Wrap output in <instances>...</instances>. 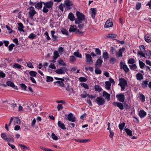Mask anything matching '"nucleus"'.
I'll use <instances>...</instances> for the list:
<instances>
[{
  "label": "nucleus",
  "mask_w": 151,
  "mask_h": 151,
  "mask_svg": "<svg viewBox=\"0 0 151 151\" xmlns=\"http://www.w3.org/2000/svg\"><path fill=\"white\" fill-rule=\"evenodd\" d=\"M36 37V35L33 33H31L28 36V37L30 39H33Z\"/></svg>",
  "instance_id": "47"
},
{
  "label": "nucleus",
  "mask_w": 151,
  "mask_h": 151,
  "mask_svg": "<svg viewBox=\"0 0 151 151\" xmlns=\"http://www.w3.org/2000/svg\"><path fill=\"white\" fill-rule=\"evenodd\" d=\"M51 34L52 36V38L53 39V41H55L56 40H57L58 37L56 36L55 35H54V34L55 33V30H52L51 32Z\"/></svg>",
  "instance_id": "30"
},
{
  "label": "nucleus",
  "mask_w": 151,
  "mask_h": 151,
  "mask_svg": "<svg viewBox=\"0 0 151 151\" xmlns=\"http://www.w3.org/2000/svg\"><path fill=\"white\" fill-rule=\"evenodd\" d=\"M106 88L108 90H109L110 88V87L111 85V83L108 81H106L105 83Z\"/></svg>",
  "instance_id": "31"
},
{
  "label": "nucleus",
  "mask_w": 151,
  "mask_h": 151,
  "mask_svg": "<svg viewBox=\"0 0 151 151\" xmlns=\"http://www.w3.org/2000/svg\"><path fill=\"white\" fill-rule=\"evenodd\" d=\"M54 83L55 84H56V83H58L59 84L60 86L62 87L64 86V83L62 81H56L54 82Z\"/></svg>",
  "instance_id": "39"
},
{
  "label": "nucleus",
  "mask_w": 151,
  "mask_h": 151,
  "mask_svg": "<svg viewBox=\"0 0 151 151\" xmlns=\"http://www.w3.org/2000/svg\"><path fill=\"white\" fill-rule=\"evenodd\" d=\"M113 105L115 106H117L121 110H123L124 109L123 105L121 103L115 102L113 103Z\"/></svg>",
  "instance_id": "15"
},
{
  "label": "nucleus",
  "mask_w": 151,
  "mask_h": 151,
  "mask_svg": "<svg viewBox=\"0 0 151 151\" xmlns=\"http://www.w3.org/2000/svg\"><path fill=\"white\" fill-rule=\"evenodd\" d=\"M15 46L14 44L12 43L9 45L8 47L9 50V51H11L13 49V47Z\"/></svg>",
  "instance_id": "53"
},
{
  "label": "nucleus",
  "mask_w": 151,
  "mask_h": 151,
  "mask_svg": "<svg viewBox=\"0 0 151 151\" xmlns=\"http://www.w3.org/2000/svg\"><path fill=\"white\" fill-rule=\"evenodd\" d=\"M23 66H21L20 64H18L17 63H14L13 64V65L12 66V67L13 68L18 69H21L22 70V67Z\"/></svg>",
  "instance_id": "22"
},
{
  "label": "nucleus",
  "mask_w": 151,
  "mask_h": 151,
  "mask_svg": "<svg viewBox=\"0 0 151 151\" xmlns=\"http://www.w3.org/2000/svg\"><path fill=\"white\" fill-rule=\"evenodd\" d=\"M146 113L143 110H140L139 113V115L140 117L142 118H144L146 115Z\"/></svg>",
  "instance_id": "19"
},
{
  "label": "nucleus",
  "mask_w": 151,
  "mask_h": 151,
  "mask_svg": "<svg viewBox=\"0 0 151 151\" xmlns=\"http://www.w3.org/2000/svg\"><path fill=\"white\" fill-rule=\"evenodd\" d=\"M86 57V62L88 63L89 64L92 63H93V60L91 55L88 54H85Z\"/></svg>",
  "instance_id": "12"
},
{
  "label": "nucleus",
  "mask_w": 151,
  "mask_h": 151,
  "mask_svg": "<svg viewBox=\"0 0 151 151\" xmlns=\"http://www.w3.org/2000/svg\"><path fill=\"white\" fill-rule=\"evenodd\" d=\"M54 56L52 59L54 60H56L60 56V55L57 51H55L53 52Z\"/></svg>",
  "instance_id": "28"
},
{
  "label": "nucleus",
  "mask_w": 151,
  "mask_h": 151,
  "mask_svg": "<svg viewBox=\"0 0 151 151\" xmlns=\"http://www.w3.org/2000/svg\"><path fill=\"white\" fill-rule=\"evenodd\" d=\"M122 62L121 61L120 62L121 69H123L126 73H128L129 71V69L127 65H125V63L123 65H122Z\"/></svg>",
  "instance_id": "14"
},
{
  "label": "nucleus",
  "mask_w": 151,
  "mask_h": 151,
  "mask_svg": "<svg viewBox=\"0 0 151 151\" xmlns=\"http://www.w3.org/2000/svg\"><path fill=\"white\" fill-rule=\"evenodd\" d=\"M113 25L112 21V19L111 18H110L108 19L106 21L104 25V27L105 28H108L110 27H111Z\"/></svg>",
  "instance_id": "8"
},
{
  "label": "nucleus",
  "mask_w": 151,
  "mask_h": 151,
  "mask_svg": "<svg viewBox=\"0 0 151 151\" xmlns=\"http://www.w3.org/2000/svg\"><path fill=\"white\" fill-rule=\"evenodd\" d=\"M68 17L70 20L71 21H73L75 20V19L74 14L71 12L69 13L68 15Z\"/></svg>",
  "instance_id": "24"
},
{
  "label": "nucleus",
  "mask_w": 151,
  "mask_h": 151,
  "mask_svg": "<svg viewBox=\"0 0 151 151\" xmlns=\"http://www.w3.org/2000/svg\"><path fill=\"white\" fill-rule=\"evenodd\" d=\"M51 136L52 139L54 140H57L58 139V137L53 132L52 133Z\"/></svg>",
  "instance_id": "55"
},
{
  "label": "nucleus",
  "mask_w": 151,
  "mask_h": 151,
  "mask_svg": "<svg viewBox=\"0 0 151 151\" xmlns=\"http://www.w3.org/2000/svg\"><path fill=\"white\" fill-rule=\"evenodd\" d=\"M140 51L138 50L137 51V54L140 55V57H145V54L143 53L145 51V47L143 45H141L139 46Z\"/></svg>",
  "instance_id": "6"
},
{
  "label": "nucleus",
  "mask_w": 151,
  "mask_h": 151,
  "mask_svg": "<svg viewBox=\"0 0 151 151\" xmlns=\"http://www.w3.org/2000/svg\"><path fill=\"white\" fill-rule=\"evenodd\" d=\"M65 118L66 119L72 122H75L76 121V117H73V114L72 113H70L68 114H65Z\"/></svg>",
  "instance_id": "5"
},
{
  "label": "nucleus",
  "mask_w": 151,
  "mask_h": 151,
  "mask_svg": "<svg viewBox=\"0 0 151 151\" xmlns=\"http://www.w3.org/2000/svg\"><path fill=\"white\" fill-rule=\"evenodd\" d=\"M116 97L120 102H123L124 101L125 96L123 94H118L116 95Z\"/></svg>",
  "instance_id": "13"
},
{
  "label": "nucleus",
  "mask_w": 151,
  "mask_h": 151,
  "mask_svg": "<svg viewBox=\"0 0 151 151\" xmlns=\"http://www.w3.org/2000/svg\"><path fill=\"white\" fill-rule=\"evenodd\" d=\"M49 67L52 69H55L56 67L54 64L51 63L50 65L49 66Z\"/></svg>",
  "instance_id": "64"
},
{
  "label": "nucleus",
  "mask_w": 151,
  "mask_h": 151,
  "mask_svg": "<svg viewBox=\"0 0 151 151\" xmlns=\"http://www.w3.org/2000/svg\"><path fill=\"white\" fill-rule=\"evenodd\" d=\"M140 99L142 102H144L145 101V96L142 93L139 94Z\"/></svg>",
  "instance_id": "45"
},
{
  "label": "nucleus",
  "mask_w": 151,
  "mask_h": 151,
  "mask_svg": "<svg viewBox=\"0 0 151 151\" xmlns=\"http://www.w3.org/2000/svg\"><path fill=\"white\" fill-rule=\"evenodd\" d=\"M58 125L59 127H60L63 130H65L66 129L65 125L63 123H61V122L60 121H59L58 123Z\"/></svg>",
  "instance_id": "26"
},
{
  "label": "nucleus",
  "mask_w": 151,
  "mask_h": 151,
  "mask_svg": "<svg viewBox=\"0 0 151 151\" xmlns=\"http://www.w3.org/2000/svg\"><path fill=\"white\" fill-rule=\"evenodd\" d=\"M116 60V59L114 58H111L109 60L110 62L112 64H114Z\"/></svg>",
  "instance_id": "58"
},
{
  "label": "nucleus",
  "mask_w": 151,
  "mask_h": 151,
  "mask_svg": "<svg viewBox=\"0 0 151 151\" xmlns=\"http://www.w3.org/2000/svg\"><path fill=\"white\" fill-rule=\"evenodd\" d=\"M62 33L64 35H68V31L65 29L63 28L61 30Z\"/></svg>",
  "instance_id": "44"
},
{
  "label": "nucleus",
  "mask_w": 151,
  "mask_h": 151,
  "mask_svg": "<svg viewBox=\"0 0 151 151\" xmlns=\"http://www.w3.org/2000/svg\"><path fill=\"white\" fill-rule=\"evenodd\" d=\"M99 105L100 106L104 104L105 103L104 99L101 97H97L96 100Z\"/></svg>",
  "instance_id": "9"
},
{
  "label": "nucleus",
  "mask_w": 151,
  "mask_h": 151,
  "mask_svg": "<svg viewBox=\"0 0 151 151\" xmlns=\"http://www.w3.org/2000/svg\"><path fill=\"white\" fill-rule=\"evenodd\" d=\"M103 57L105 60H107L109 58V54L107 52H104L103 53Z\"/></svg>",
  "instance_id": "32"
},
{
  "label": "nucleus",
  "mask_w": 151,
  "mask_h": 151,
  "mask_svg": "<svg viewBox=\"0 0 151 151\" xmlns=\"http://www.w3.org/2000/svg\"><path fill=\"white\" fill-rule=\"evenodd\" d=\"M145 40L146 42H151V36L147 34L145 36Z\"/></svg>",
  "instance_id": "25"
},
{
  "label": "nucleus",
  "mask_w": 151,
  "mask_h": 151,
  "mask_svg": "<svg viewBox=\"0 0 151 151\" xmlns=\"http://www.w3.org/2000/svg\"><path fill=\"white\" fill-rule=\"evenodd\" d=\"M145 54L146 56H147L148 57H150L151 55V51L150 50H147L146 51L145 55Z\"/></svg>",
  "instance_id": "62"
},
{
  "label": "nucleus",
  "mask_w": 151,
  "mask_h": 151,
  "mask_svg": "<svg viewBox=\"0 0 151 151\" xmlns=\"http://www.w3.org/2000/svg\"><path fill=\"white\" fill-rule=\"evenodd\" d=\"M64 6L67 10H69L71 9L72 7L74 8V5L73 4L72 2L69 0H65Z\"/></svg>",
  "instance_id": "4"
},
{
  "label": "nucleus",
  "mask_w": 151,
  "mask_h": 151,
  "mask_svg": "<svg viewBox=\"0 0 151 151\" xmlns=\"http://www.w3.org/2000/svg\"><path fill=\"white\" fill-rule=\"evenodd\" d=\"M14 121L15 123L17 124H20V120L19 117H14Z\"/></svg>",
  "instance_id": "41"
},
{
  "label": "nucleus",
  "mask_w": 151,
  "mask_h": 151,
  "mask_svg": "<svg viewBox=\"0 0 151 151\" xmlns=\"http://www.w3.org/2000/svg\"><path fill=\"white\" fill-rule=\"evenodd\" d=\"M136 77L137 80H141L143 79V75L142 74H141L140 73H137L136 75Z\"/></svg>",
  "instance_id": "29"
},
{
  "label": "nucleus",
  "mask_w": 151,
  "mask_h": 151,
  "mask_svg": "<svg viewBox=\"0 0 151 151\" xmlns=\"http://www.w3.org/2000/svg\"><path fill=\"white\" fill-rule=\"evenodd\" d=\"M68 71V69L65 67L62 68L57 69L55 70L56 73L58 74H65V72Z\"/></svg>",
  "instance_id": "10"
},
{
  "label": "nucleus",
  "mask_w": 151,
  "mask_h": 151,
  "mask_svg": "<svg viewBox=\"0 0 151 151\" xmlns=\"http://www.w3.org/2000/svg\"><path fill=\"white\" fill-rule=\"evenodd\" d=\"M29 74L30 77H36L37 74V73L35 71H31L29 72Z\"/></svg>",
  "instance_id": "35"
},
{
  "label": "nucleus",
  "mask_w": 151,
  "mask_h": 151,
  "mask_svg": "<svg viewBox=\"0 0 151 151\" xmlns=\"http://www.w3.org/2000/svg\"><path fill=\"white\" fill-rule=\"evenodd\" d=\"M130 68L131 70H135L137 68L136 65L135 64H133L132 65H129Z\"/></svg>",
  "instance_id": "36"
},
{
  "label": "nucleus",
  "mask_w": 151,
  "mask_h": 151,
  "mask_svg": "<svg viewBox=\"0 0 151 151\" xmlns=\"http://www.w3.org/2000/svg\"><path fill=\"white\" fill-rule=\"evenodd\" d=\"M28 9L30 10L29 12V17L31 19L32 18L37 12L35 10L33 6L30 7Z\"/></svg>",
  "instance_id": "7"
},
{
  "label": "nucleus",
  "mask_w": 151,
  "mask_h": 151,
  "mask_svg": "<svg viewBox=\"0 0 151 151\" xmlns=\"http://www.w3.org/2000/svg\"><path fill=\"white\" fill-rule=\"evenodd\" d=\"M63 107L62 104H58L57 106V108L58 111H60L63 109Z\"/></svg>",
  "instance_id": "63"
},
{
  "label": "nucleus",
  "mask_w": 151,
  "mask_h": 151,
  "mask_svg": "<svg viewBox=\"0 0 151 151\" xmlns=\"http://www.w3.org/2000/svg\"><path fill=\"white\" fill-rule=\"evenodd\" d=\"M99 68H96L95 70V73L98 74H100L101 73V70L99 69Z\"/></svg>",
  "instance_id": "54"
},
{
  "label": "nucleus",
  "mask_w": 151,
  "mask_h": 151,
  "mask_svg": "<svg viewBox=\"0 0 151 151\" xmlns=\"http://www.w3.org/2000/svg\"><path fill=\"white\" fill-rule=\"evenodd\" d=\"M76 16L77 18L75 19V24L82 23V21L84 20L85 19V16L79 11H76Z\"/></svg>",
  "instance_id": "2"
},
{
  "label": "nucleus",
  "mask_w": 151,
  "mask_h": 151,
  "mask_svg": "<svg viewBox=\"0 0 151 151\" xmlns=\"http://www.w3.org/2000/svg\"><path fill=\"white\" fill-rule=\"evenodd\" d=\"M20 86L21 87V88L23 90H24V91H26L27 90V86L26 85L24 84V83H22L21 84H20Z\"/></svg>",
  "instance_id": "56"
},
{
  "label": "nucleus",
  "mask_w": 151,
  "mask_h": 151,
  "mask_svg": "<svg viewBox=\"0 0 151 151\" xmlns=\"http://www.w3.org/2000/svg\"><path fill=\"white\" fill-rule=\"evenodd\" d=\"M95 90L96 91L100 92L102 90V88L99 85H96L94 87Z\"/></svg>",
  "instance_id": "34"
},
{
  "label": "nucleus",
  "mask_w": 151,
  "mask_h": 151,
  "mask_svg": "<svg viewBox=\"0 0 151 151\" xmlns=\"http://www.w3.org/2000/svg\"><path fill=\"white\" fill-rule=\"evenodd\" d=\"M6 84L9 86H10L12 87H14L15 86L14 83L10 81H8L6 82Z\"/></svg>",
  "instance_id": "37"
},
{
  "label": "nucleus",
  "mask_w": 151,
  "mask_h": 151,
  "mask_svg": "<svg viewBox=\"0 0 151 151\" xmlns=\"http://www.w3.org/2000/svg\"><path fill=\"white\" fill-rule=\"evenodd\" d=\"M119 85L120 86L121 89V91H123L125 88V86L127 85V81L124 79L123 78H120L119 79Z\"/></svg>",
  "instance_id": "3"
},
{
  "label": "nucleus",
  "mask_w": 151,
  "mask_h": 151,
  "mask_svg": "<svg viewBox=\"0 0 151 151\" xmlns=\"http://www.w3.org/2000/svg\"><path fill=\"white\" fill-rule=\"evenodd\" d=\"M128 63L130 64H133L135 62V60L134 58H131L129 59Z\"/></svg>",
  "instance_id": "52"
},
{
  "label": "nucleus",
  "mask_w": 151,
  "mask_h": 151,
  "mask_svg": "<svg viewBox=\"0 0 151 151\" xmlns=\"http://www.w3.org/2000/svg\"><path fill=\"white\" fill-rule=\"evenodd\" d=\"M90 10H91V17L93 19H94L95 17L96 14V9L94 8H91Z\"/></svg>",
  "instance_id": "16"
},
{
  "label": "nucleus",
  "mask_w": 151,
  "mask_h": 151,
  "mask_svg": "<svg viewBox=\"0 0 151 151\" xmlns=\"http://www.w3.org/2000/svg\"><path fill=\"white\" fill-rule=\"evenodd\" d=\"M125 49L124 47L120 49L119 51L116 53V55L118 57H122L123 56L122 52L124 51Z\"/></svg>",
  "instance_id": "18"
},
{
  "label": "nucleus",
  "mask_w": 151,
  "mask_h": 151,
  "mask_svg": "<svg viewBox=\"0 0 151 151\" xmlns=\"http://www.w3.org/2000/svg\"><path fill=\"white\" fill-rule=\"evenodd\" d=\"M141 3L140 2L137 3L136 6V9L137 10H139L141 8Z\"/></svg>",
  "instance_id": "50"
},
{
  "label": "nucleus",
  "mask_w": 151,
  "mask_h": 151,
  "mask_svg": "<svg viewBox=\"0 0 151 151\" xmlns=\"http://www.w3.org/2000/svg\"><path fill=\"white\" fill-rule=\"evenodd\" d=\"M102 63V60L100 59H98L96 60L95 65L96 68H99L101 66Z\"/></svg>",
  "instance_id": "17"
},
{
  "label": "nucleus",
  "mask_w": 151,
  "mask_h": 151,
  "mask_svg": "<svg viewBox=\"0 0 151 151\" xmlns=\"http://www.w3.org/2000/svg\"><path fill=\"white\" fill-rule=\"evenodd\" d=\"M103 96L108 100H110V95L106 91H103Z\"/></svg>",
  "instance_id": "23"
},
{
  "label": "nucleus",
  "mask_w": 151,
  "mask_h": 151,
  "mask_svg": "<svg viewBox=\"0 0 151 151\" xmlns=\"http://www.w3.org/2000/svg\"><path fill=\"white\" fill-rule=\"evenodd\" d=\"M117 35L115 34H111L109 35L108 37L110 38H116Z\"/></svg>",
  "instance_id": "46"
},
{
  "label": "nucleus",
  "mask_w": 151,
  "mask_h": 151,
  "mask_svg": "<svg viewBox=\"0 0 151 151\" xmlns=\"http://www.w3.org/2000/svg\"><path fill=\"white\" fill-rule=\"evenodd\" d=\"M148 81L147 79L145 81H143L142 84V86L143 88H145L147 87L148 85Z\"/></svg>",
  "instance_id": "33"
},
{
  "label": "nucleus",
  "mask_w": 151,
  "mask_h": 151,
  "mask_svg": "<svg viewBox=\"0 0 151 151\" xmlns=\"http://www.w3.org/2000/svg\"><path fill=\"white\" fill-rule=\"evenodd\" d=\"M95 52L97 55H100L101 54V52L98 48H96Z\"/></svg>",
  "instance_id": "61"
},
{
  "label": "nucleus",
  "mask_w": 151,
  "mask_h": 151,
  "mask_svg": "<svg viewBox=\"0 0 151 151\" xmlns=\"http://www.w3.org/2000/svg\"><path fill=\"white\" fill-rule=\"evenodd\" d=\"M70 26V27L69 28V32H76L77 29L76 28V25H71Z\"/></svg>",
  "instance_id": "21"
},
{
  "label": "nucleus",
  "mask_w": 151,
  "mask_h": 151,
  "mask_svg": "<svg viewBox=\"0 0 151 151\" xmlns=\"http://www.w3.org/2000/svg\"><path fill=\"white\" fill-rule=\"evenodd\" d=\"M124 130L127 134L129 136L132 135V131L128 128H125Z\"/></svg>",
  "instance_id": "38"
},
{
  "label": "nucleus",
  "mask_w": 151,
  "mask_h": 151,
  "mask_svg": "<svg viewBox=\"0 0 151 151\" xmlns=\"http://www.w3.org/2000/svg\"><path fill=\"white\" fill-rule=\"evenodd\" d=\"M125 124L124 122L120 124L119 125V127L120 130H123L124 129V127L125 126Z\"/></svg>",
  "instance_id": "43"
},
{
  "label": "nucleus",
  "mask_w": 151,
  "mask_h": 151,
  "mask_svg": "<svg viewBox=\"0 0 151 151\" xmlns=\"http://www.w3.org/2000/svg\"><path fill=\"white\" fill-rule=\"evenodd\" d=\"M19 27H18V30L20 31H22L24 32V31L23 29L24 26L22 23L19 22L18 24Z\"/></svg>",
  "instance_id": "27"
},
{
  "label": "nucleus",
  "mask_w": 151,
  "mask_h": 151,
  "mask_svg": "<svg viewBox=\"0 0 151 151\" xmlns=\"http://www.w3.org/2000/svg\"><path fill=\"white\" fill-rule=\"evenodd\" d=\"M81 86H82L83 87L85 88H86L87 89H88L89 88L88 85L86 83H83L81 84Z\"/></svg>",
  "instance_id": "60"
},
{
  "label": "nucleus",
  "mask_w": 151,
  "mask_h": 151,
  "mask_svg": "<svg viewBox=\"0 0 151 151\" xmlns=\"http://www.w3.org/2000/svg\"><path fill=\"white\" fill-rule=\"evenodd\" d=\"M59 64L61 65L66 66V64L64 62L63 60L62 59H60L58 61Z\"/></svg>",
  "instance_id": "51"
},
{
  "label": "nucleus",
  "mask_w": 151,
  "mask_h": 151,
  "mask_svg": "<svg viewBox=\"0 0 151 151\" xmlns=\"http://www.w3.org/2000/svg\"><path fill=\"white\" fill-rule=\"evenodd\" d=\"M84 23H80L79 24H78V27L80 29H82L83 28L84 26Z\"/></svg>",
  "instance_id": "57"
},
{
  "label": "nucleus",
  "mask_w": 151,
  "mask_h": 151,
  "mask_svg": "<svg viewBox=\"0 0 151 151\" xmlns=\"http://www.w3.org/2000/svg\"><path fill=\"white\" fill-rule=\"evenodd\" d=\"M74 55L77 58H81L82 56L81 54L79 53L78 52H75L73 53Z\"/></svg>",
  "instance_id": "40"
},
{
  "label": "nucleus",
  "mask_w": 151,
  "mask_h": 151,
  "mask_svg": "<svg viewBox=\"0 0 151 151\" xmlns=\"http://www.w3.org/2000/svg\"><path fill=\"white\" fill-rule=\"evenodd\" d=\"M1 137L3 139L8 142V144L11 147L12 149H14L15 148V146L9 143V142L12 143L14 142V139L12 135L10 134L7 135L5 133H3L1 134Z\"/></svg>",
  "instance_id": "1"
},
{
  "label": "nucleus",
  "mask_w": 151,
  "mask_h": 151,
  "mask_svg": "<svg viewBox=\"0 0 151 151\" xmlns=\"http://www.w3.org/2000/svg\"><path fill=\"white\" fill-rule=\"evenodd\" d=\"M43 4L48 9L52 8V6L53 5V1L51 0L47 2H43Z\"/></svg>",
  "instance_id": "11"
},
{
  "label": "nucleus",
  "mask_w": 151,
  "mask_h": 151,
  "mask_svg": "<svg viewBox=\"0 0 151 151\" xmlns=\"http://www.w3.org/2000/svg\"><path fill=\"white\" fill-rule=\"evenodd\" d=\"M48 9V8H47L46 7L44 6L43 7V9L42 10V12L44 13H47L49 11V10Z\"/></svg>",
  "instance_id": "59"
},
{
  "label": "nucleus",
  "mask_w": 151,
  "mask_h": 151,
  "mask_svg": "<svg viewBox=\"0 0 151 151\" xmlns=\"http://www.w3.org/2000/svg\"><path fill=\"white\" fill-rule=\"evenodd\" d=\"M79 80L81 82H83L86 81L87 79L86 78L84 77H81L79 78Z\"/></svg>",
  "instance_id": "48"
},
{
  "label": "nucleus",
  "mask_w": 151,
  "mask_h": 151,
  "mask_svg": "<svg viewBox=\"0 0 151 151\" xmlns=\"http://www.w3.org/2000/svg\"><path fill=\"white\" fill-rule=\"evenodd\" d=\"M139 63L140 68L142 69H143L144 66H145V64L140 60H139Z\"/></svg>",
  "instance_id": "42"
},
{
  "label": "nucleus",
  "mask_w": 151,
  "mask_h": 151,
  "mask_svg": "<svg viewBox=\"0 0 151 151\" xmlns=\"http://www.w3.org/2000/svg\"><path fill=\"white\" fill-rule=\"evenodd\" d=\"M43 2L40 1L38 2L35 5V8L37 9H40L42 7V4Z\"/></svg>",
  "instance_id": "20"
},
{
  "label": "nucleus",
  "mask_w": 151,
  "mask_h": 151,
  "mask_svg": "<svg viewBox=\"0 0 151 151\" xmlns=\"http://www.w3.org/2000/svg\"><path fill=\"white\" fill-rule=\"evenodd\" d=\"M53 79L52 77L47 76L46 78V81L47 82H50L53 81Z\"/></svg>",
  "instance_id": "49"
}]
</instances>
